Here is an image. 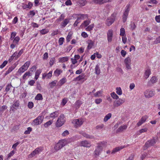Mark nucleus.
Returning a JSON list of instances; mask_svg holds the SVG:
<instances>
[{
    "label": "nucleus",
    "instance_id": "nucleus-1",
    "mask_svg": "<svg viewBox=\"0 0 160 160\" xmlns=\"http://www.w3.org/2000/svg\"><path fill=\"white\" fill-rule=\"evenodd\" d=\"M80 136L78 135L72 137L71 138L67 140L63 139L59 141V142L56 145L54 148L56 151H58L63 147L65 146L69 142L74 141L80 138Z\"/></svg>",
    "mask_w": 160,
    "mask_h": 160
},
{
    "label": "nucleus",
    "instance_id": "nucleus-2",
    "mask_svg": "<svg viewBox=\"0 0 160 160\" xmlns=\"http://www.w3.org/2000/svg\"><path fill=\"white\" fill-rule=\"evenodd\" d=\"M107 146V142L102 141L98 143V145L94 151V154L98 156L102 150L103 148L106 147Z\"/></svg>",
    "mask_w": 160,
    "mask_h": 160
},
{
    "label": "nucleus",
    "instance_id": "nucleus-3",
    "mask_svg": "<svg viewBox=\"0 0 160 160\" xmlns=\"http://www.w3.org/2000/svg\"><path fill=\"white\" fill-rule=\"evenodd\" d=\"M65 121V118L64 115H61L56 122V127H59L62 126L64 124Z\"/></svg>",
    "mask_w": 160,
    "mask_h": 160
},
{
    "label": "nucleus",
    "instance_id": "nucleus-4",
    "mask_svg": "<svg viewBox=\"0 0 160 160\" xmlns=\"http://www.w3.org/2000/svg\"><path fill=\"white\" fill-rule=\"evenodd\" d=\"M43 119L42 116H39L32 121V125L34 126L40 125L42 122Z\"/></svg>",
    "mask_w": 160,
    "mask_h": 160
},
{
    "label": "nucleus",
    "instance_id": "nucleus-5",
    "mask_svg": "<svg viewBox=\"0 0 160 160\" xmlns=\"http://www.w3.org/2000/svg\"><path fill=\"white\" fill-rule=\"evenodd\" d=\"M116 13H114L112 14L110 17H108L107 18L106 22V24L108 26L111 25L114 22L116 19Z\"/></svg>",
    "mask_w": 160,
    "mask_h": 160
},
{
    "label": "nucleus",
    "instance_id": "nucleus-6",
    "mask_svg": "<svg viewBox=\"0 0 160 160\" xmlns=\"http://www.w3.org/2000/svg\"><path fill=\"white\" fill-rule=\"evenodd\" d=\"M125 102L124 98H119L115 100L113 102V106L114 107H118L122 105Z\"/></svg>",
    "mask_w": 160,
    "mask_h": 160
},
{
    "label": "nucleus",
    "instance_id": "nucleus-7",
    "mask_svg": "<svg viewBox=\"0 0 160 160\" xmlns=\"http://www.w3.org/2000/svg\"><path fill=\"white\" fill-rule=\"evenodd\" d=\"M129 11V6L128 5L126 7L125 11L123 12L122 16V21L123 22H125L127 21Z\"/></svg>",
    "mask_w": 160,
    "mask_h": 160
},
{
    "label": "nucleus",
    "instance_id": "nucleus-8",
    "mask_svg": "<svg viewBox=\"0 0 160 160\" xmlns=\"http://www.w3.org/2000/svg\"><path fill=\"white\" fill-rule=\"evenodd\" d=\"M124 62L127 69L131 70V58L129 57H127L124 59Z\"/></svg>",
    "mask_w": 160,
    "mask_h": 160
},
{
    "label": "nucleus",
    "instance_id": "nucleus-9",
    "mask_svg": "<svg viewBox=\"0 0 160 160\" xmlns=\"http://www.w3.org/2000/svg\"><path fill=\"white\" fill-rule=\"evenodd\" d=\"M83 121L81 119H76L73 120L72 123L76 127H80L83 123Z\"/></svg>",
    "mask_w": 160,
    "mask_h": 160
},
{
    "label": "nucleus",
    "instance_id": "nucleus-10",
    "mask_svg": "<svg viewBox=\"0 0 160 160\" xmlns=\"http://www.w3.org/2000/svg\"><path fill=\"white\" fill-rule=\"evenodd\" d=\"M155 92L154 91L147 90L145 91L144 92V95L145 97L149 98L152 97L154 95Z\"/></svg>",
    "mask_w": 160,
    "mask_h": 160
},
{
    "label": "nucleus",
    "instance_id": "nucleus-11",
    "mask_svg": "<svg viewBox=\"0 0 160 160\" xmlns=\"http://www.w3.org/2000/svg\"><path fill=\"white\" fill-rule=\"evenodd\" d=\"M113 34V31L112 29H109L108 31L107 32V37L108 42H112Z\"/></svg>",
    "mask_w": 160,
    "mask_h": 160
},
{
    "label": "nucleus",
    "instance_id": "nucleus-12",
    "mask_svg": "<svg viewBox=\"0 0 160 160\" xmlns=\"http://www.w3.org/2000/svg\"><path fill=\"white\" fill-rule=\"evenodd\" d=\"M41 151V149L39 148H37L31 154L28 155L29 158H31L34 156L36 155L39 154Z\"/></svg>",
    "mask_w": 160,
    "mask_h": 160
},
{
    "label": "nucleus",
    "instance_id": "nucleus-13",
    "mask_svg": "<svg viewBox=\"0 0 160 160\" xmlns=\"http://www.w3.org/2000/svg\"><path fill=\"white\" fill-rule=\"evenodd\" d=\"M156 142V140L155 139L148 140L145 143V146L144 147V149H145L146 147V148L150 146L153 145Z\"/></svg>",
    "mask_w": 160,
    "mask_h": 160
},
{
    "label": "nucleus",
    "instance_id": "nucleus-14",
    "mask_svg": "<svg viewBox=\"0 0 160 160\" xmlns=\"http://www.w3.org/2000/svg\"><path fill=\"white\" fill-rule=\"evenodd\" d=\"M79 145L80 146L89 148L91 146V144L87 140H84L81 141Z\"/></svg>",
    "mask_w": 160,
    "mask_h": 160
},
{
    "label": "nucleus",
    "instance_id": "nucleus-15",
    "mask_svg": "<svg viewBox=\"0 0 160 160\" xmlns=\"http://www.w3.org/2000/svg\"><path fill=\"white\" fill-rule=\"evenodd\" d=\"M58 81L54 80L49 82L48 87V88L52 89L56 86L58 87Z\"/></svg>",
    "mask_w": 160,
    "mask_h": 160
},
{
    "label": "nucleus",
    "instance_id": "nucleus-16",
    "mask_svg": "<svg viewBox=\"0 0 160 160\" xmlns=\"http://www.w3.org/2000/svg\"><path fill=\"white\" fill-rule=\"evenodd\" d=\"M52 71H50L48 73H44L42 74V78L44 79L45 78H46L47 79H50L52 76Z\"/></svg>",
    "mask_w": 160,
    "mask_h": 160
},
{
    "label": "nucleus",
    "instance_id": "nucleus-17",
    "mask_svg": "<svg viewBox=\"0 0 160 160\" xmlns=\"http://www.w3.org/2000/svg\"><path fill=\"white\" fill-rule=\"evenodd\" d=\"M79 133L82 135L84 137L87 138L93 139L94 138V137L93 136L88 134L83 131H80Z\"/></svg>",
    "mask_w": 160,
    "mask_h": 160
},
{
    "label": "nucleus",
    "instance_id": "nucleus-18",
    "mask_svg": "<svg viewBox=\"0 0 160 160\" xmlns=\"http://www.w3.org/2000/svg\"><path fill=\"white\" fill-rule=\"evenodd\" d=\"M33 4L31 2H29L28 4H25L23 3L22 7L24 9L28 8L29 9H31L32 6Z\"/></svg>",
    "mask_w": 160,
    "mask_h": 160
},
{
    "label": "nucleus",
    "instance_id": "nucleus-19",
    "mask_svg": "<svg viewBox=\"0 0 160 160\" xmlns=\"http://www.w3.org/2000/svg\"><path fill=\"white\" fill-rule=\"evenodd\" d=\"M147 119V118L146 116H144L142 117L139 122L137 123V125L138 126H141L146 122Z\"/></svg>",
    "mask_w": 160,
    "mask_h": 160
},
{
    "label": "nucleus",
    "instance_id": "nucleus-20",
    "mask_svg": "<svg viewBox=\"0 0 160 160\" xmlns=\"http://www.w3.org/2000/svg\"><path fill=\"white\" fill-rule=\"evenodd\" d=\"M66 82V78H62L59 81L58 84V87H61Z\"/></svg>",
    "mask_w": 160,
    "mask_h": 160
},
{
    "label": "nucleus",
    "instance_id": "nucleus-21",
    "mask_svg": "<svg viewBox=\"0 0 160 160\" xmlns=\"http://www.w3.org/2000/svg\"><path fill=\"white\" fill-rule=\"evenodd\" d=\"M85 76L84 74H82L79 75L78 77L75 78L73 80L74 81H79L81 80L84 79Z\"/></svg>",
    "mask_w": 160,
    "mask_h": 160
},
{
    "label": "nucleus",
    "instance_id": "nucleus-22",
    "mask_svg": "<svg viewBox=\"0 0 160 160\" xmlns=\"http://www.w3.org/2000/svg\"><path fill=\"white\" fill-rule=\"evenodd\" d=\"M70 19L69 18H65L64 21L61 22V26L62 28H64L69 23Z\"/></svg>",
    "mask_w": 160,
    "mask_h": 160
},
{
    "label": "nucleus",
    "instance_id": "nucleus-23",
    "mask_svg": "<svg viewBox=\"0 0 160 160\" xmlns=\"http://www.w3.org/2000/svg\"><path fill=\"white\" fill-rule=\"evenodd\" d=\"M68 60L69 57H64L59 58L58 61L59 62L63 63L67 62Z\"/></svg>",
    "mask_w": 160,
    "mask_h": 160
},
{
    "label": "nucleus",
    "instance_id": "nucleus-24",
    "mask_svg": "<svg viewBox=\"0 0 160 160\" xmlns=\"http://www.w3.org/2000/svg\"><path fill=\"white\" fill-rule=\"evenodd\" d=\"M91 20L89 19H88L85 20L82 23L81 25H80V27H87L90 23Z\"/></svg>",
    "mask_w": 160,
    "mask_h": 160
},
{
    "label": "nucleus",
    "instance_id": "nucleus-25",
    "mask_svg": "<svg viewBox=\"0 0 160 160\" xmlns=\"http://www.w3.org/2000/svg\"><path fill=\"white\" fill-rule=\"evenodd\" d=\"M77 16V18H79L80 21L82 19L84 20L86 19H87L88 18V16L87 14H78Z\"/></svg>",
    "mask_w": 160,
    "mask_h": 160
},
{
    "label": "nucleus",
    "instance_id": "nucleus-26",
    "mask_svg": "<svg viewBox=\"0 0 160 160\" xmlns=\"http://www.w3.org/2000/svg\"><path fill=\"white\" fill-rule=\"evenodd\" d=\"M127 128V125H124L120 127L117 130V132H120L126 130Z\"/></svg>",
    "mask_w": 160,
    "mask_h": 160
},
{
    "label": "nucleus",
    "instance_id": "nucleus-27",
    "mask_svg": "<svg viewBox=\"0 0 160 160\" xmlns=\"http://www.w3.org/2000/svg\"><path fill=\"white\" fill-rule=\"evenodd\" d=\"M124 148V146H121L120 147H118L114 148L111 152L112 154H114L116 152L119 151L122 149L123 148Z\"/></svg>",
    "mask_w": 160,
    "mask_h": 160
},
{
    "label": "nucleus",
    "instance_id": "nucleus-28",
    "mask_svg": "<svg viewBox=\"0 0 160 160\" xmlns=\"http://www.w3.org/2000/svg\"><path fill=\"white\" fill-rule=\"evenodd\" d=\"M95 73L97 75H99L100 73V64H97L95 68Z\"/></svg>",
    "mask_w": 160,
    "mask_h": 160
},
{
    "label": "nucleus",
    "instance_id": "nucleus-29",
    "mask_svg": "<svg viewBox=\"0 0 160 160\" xmlns=\"http://www.w3.org/2000/svg\"><path fill=\"white\" fill-rule=\"evenodd\" d=\"M151 74V71L149 69H148L145 71L144 77L145 79L148 78Z\"/></svg>",
    "mask_w": 160,
    "mask_h": 160
},
{
    "label": "nucleus",
    "instance_id": "nucleus-30",
    "mask_svg": "<svg viewBox=\"0 0 160 160\" xmlns=\"http://www.w3.org/2000/svg\"><path fill=\"white\" fill-rule=\"evenodd\" d=\"M93 2L95 3L101 4L107 2L108 0H93Z\"/></svg>",
    "mask_w": 160,
    "mask_h": 160
},
{
    "label": "nucleus",
    "instance_id": "nucleus-31",
    "mask_svg": "<svg viewBox=\"0 0 160 160\" xmlns=\"http://www.w3.org/2000/svg\"><path fill=\"white\" fill-rule=\"evenodd\" d=\"M62 71L61 69H56L54 72V75L55 76L58 77L62 72Z\"/></svg>",
    "mask_w": 160,
    "mask_h": 160
},
{
    "label": "nucleus",
    "instance_id": "nucleus-32",
    "mask_svg": "<svg viewBox=\"0 0 160 160\" xmlns=\"http://www.w3.org/2000/svg\"><path fill=\"white\" fill-rule=\"evenodd\" d=\"M88 44L87 48L90 50L92 48L94 45V42L92 40H88Z\"/></svg>",
    "mask_w": 160,
    "mask_h": 160
},
{
    "label": "nucleus",
    "instance_id": "nucleus-33",
    "mask_svg": "<svg viewBox=\"0 0 160 160\" xmlns=\"http://www.w3.org/2000/svg\"><path fill=\"white\" fill-rule=\"evenodd\" d=\"M20 105L19 101L18 100H17L13 102V108L15 109H17L19 107Z\"/></svg>",
    "mask_w": 160,
    "mask_h": 160
},
{
    "label": "nucleus",
    "instance_id": "nucleus-34",
    "mask_svg": "<svg viewBox=\"0 0 160 160\" xmlns=\"http://www.w3.org/2000/svg\"><path fill=\"white\" fill-rule=\"evenodd\" d=\"M15 68V66H12L9 68L8 70L6 72L5 74V75H6L12 71Z\"/></svg>",
    "mask_w": 160,
    "mask_h": 160
},
{
    "label": "nucleus",
    "instance_id": "nucleus-35",
    "mask_svg": "<svg viewBox=\"0 0 160 160\" xmlns=\"http://www.w3.org/2000/svg\"><path fill=\"white\" fill-rule=\"evenodd\" d=\"M102 91L100 90L94 94V96L95 97H98L102 96Z\"/></svg>",
    "mask_w": 160,
    "mask_h": 160
},
{
    "label": "nucleus",
    "instance_id": "nucleus-36",
    "mask_svg": "<svg viewBox=\"0 0 160 160\" xmlns=\"http://www.w3.org/2000/svg\"><path fill=\"white\" fill-rule=\"evenodd\" d=\"M20 40V38L19 37H16L12 41V42L15 45H18L19 42Z\"/></svg>",
    "mask_w": 160,
    "mask_h": 160
},
{
    "label": "nucleus",
    "instance_id": "nucleus-37",
    "mask_svg": "<svg viewBox=\"0 0 160 160\" xmlns=\"http://www.w3.org/2000/svg\"><path fill=\"white\" fill-rule=\"evenodd\" d=\"M82 104V101L79 100H78L77 101L75 104V108H76V109H78V108H79L80 105Z\"/></svg>",
    "mask_w": 160,
    "mask_h": 160
},
{
    "label": "nucleus",
    "instance_id": "nucleus-38",
    "mask_svg": "<svg viewBox=\"0 0 160 160\" xmlns=\"http://www.w3.org/2000/svg\"><path fill=\"white\" fill-rule=\"evenodd\" d=\"M73 33L72 32H68V34L66 38V40L67 42H69L72 38V36Z\"/></svg>",
    "mask_w": 160,
    "mask_h": 160
},
{
    "label": "nucleus",
    "instance_id": "nucleus-39",
    "mask_svg": "<svg viewBox=\"0 0 160 160\" xmlns=\"http://www.w3.org/2000/svg\"><path fill=\"white\" fill-rule=\"evenodd\" d=\"M110 95L113 99L117 100L119 98V96L114 92L111 93Z\"/></svg>",
    "mask_w": 160,
    "mask_h": 160
},
{
    "label": "nucleus",
    "instance_id": "nucleus-40",
    "mask_svg": "<svg viewBox=\"0 0 160 160\" xmlns=\"http://www.w3.org/2000/svg\"><path fill=\"white\" fill-rule=\"evenodd\" d=\"M94 24H91L88 26L86 28L85 30L88 31H90L92 30L94 28Z\"/></svg>",
    "mask_w": 160,
    "mask_h": 160
},
{
    "label": "nucleus",
    "instance_id": "nucleus-41",
    "mask_svg": "<svg viewBox=\"0 0 160 160\" xmlns=\"http://www.w3.org/2000/svg\"><path fill=\"white\" fill-rule=\"evenodd\" d=\"M116 92L119 95H121L122 94V91L120 87H117L116 88Z\"/></svg>",
    "mask_w": 160,
    "mask_h": 160
},
{
    "label": "nucleus",
    "instance_id": "nucleus-42",
    "mask_svg": "<svg viewBox=\"0 0 160 160\" xmlns=\"http://www.w3.org/2000/svg\"><path fill=\"white\" fill-rule=\"evenodd\" d=\"M112 116V114L111 113H108L106 115L104 118V121L105 122H107L108 119H109Z\"/></svg>",
    "mask_w": 160,
    "mask_h": 160
},
{
    "label": "nucleus",
    "instance_id": "nucleus-43",
    "mask_svg": "<svg viewBox=\"0 0 160 160\" xmlns=\"http://www.w3.org/2000/svg\"><path fill=\"white\" fill-rule=\"evenodd\" d=\"M30 76V72L28 71L27 72L24 74L23 76L22 79L23 80H25L27 78V77H29Z\"/></svg>",
    "mask_w": 160,
    "mask_h": 160
},
{
    "label": "nucleus",
    "instance_id": "nucleus-44",
    "mask_svg": "<svg viewBox=\"0 0 160 160\" xmlns=\"http://www.w3.org/2000/svg\"><path fill=\"white\" fill-rule=\"evenodd\" d=\"M43 99L42 94L40 93H38L37 94L35 98V99L38 100H42Z\"/></svg>",
    "mask_w": 160,
    "mask_h": 160
},
{
    "label": "nucleus",
    "instance_id": "nucleus-45",
    "mask_svg": "<svg viewBox=\"0 0 160 160\" xmlns=\"http://www.w3.org/2000/svg\"><path fill=\"white\" fill-rule=\"evenodd\" d=\"M15 153L13 150L11 151L8 155L7 157L5 159V160H8L9 158L12 156Z\"/></svg>",
    "mask_w": 160,
    "mask_h": 160
},
{
    "label": "nucleus",
    "instance_id": "nucleus-46",
    "mask_svg": "<svg viewBox=\"0 0 160 160\" xmlns=\"http://www.w3.org/2000/svg\"><path fill=\"white\" fill-rule=\"evenodd\" d=\"M41 73V71L40 70H37L36 72H35V79L36 80L38 79Z\"/></svg>",
    "mask_w": 160,
    "mask_h": 160
},
{
    "label": "nucleus",
    "instance_id": "nucleus-47",
    "mask_svg": "<svg viewBox=\"0 0 160 160\" xmlns=\"http://www.w3.org/2000/svg\"><path fill=\"white\" fill-rule=\"evenodd\" d=\"M49 32V30L47 29H43L40 31V33L42 35H44L47 33Z\"/></svg>",
    "mask_w": 160,
    "mask_h": 160
},
{
    "label": "nucleus",
    "instance_id": "nucleus-48",
    "mask_svg": "<svg viewBox=\"0 0 160 160\" xmlns=\"http://www.w3.org/2000/svg\"><path fill=\"white\" fill-rule=\"evenodd\" d=\"M58 112H54L50 114V117L52 118H55L58 117Z\"/></svg>",
    "mask_w": 160,
    "mask_h": 160
},
{
    "label": "nucleus",
    "instance_id": "nucleus-49",
    "mask_svg": "<svg viewBox=\"0 0 160 160\" xmlns=\"http://www.w3.org/2000/svg\"><path fill=\"white\" fill-rule=\"evenodd\" d=\"M148 129L147 128L142 129L139 130L138 132V134L139 135H140L141 133L146 132L147 131Z\"/></svg>",
    "mask_w": 160,
    "mask_h": 160
},
{
    "label": "nucleus",
    "instance_id": "nucleus-50",
    "mask_svg": "<svg viewBox=\"0 0 160 160\" xmlns=\"http://www.w3.org/2000/svg\"><path fill=\"white\" fill-rule=\"evenodd\" d=\"M52 123V120H50L47 122L45 123L44 125V126L45 128H47L49 126H50Z\"/></svg>",
    "mask_w": 160,
    "mask_h": 160
},
{
    "label": "nucleus",
    "instance_id": "nucleus-51",
    "mask_svg": "<svg viewBox=\"0 0 160 160\" xmlns=\"http://www.w3.org/2000/svg\"><path fill=\"white\" fill-rule=\"evenodd\" d=\"M125 34V30L123 28H122L120 30V35L121 36H124Z\"/></svg>",
    "mask_w": 160,
    "mask_h": 160
},
{
    "label": "nucleus",
    "instance_id": "nucleus-52",
    "mask_svg": "<svg viewBox=\"0 0 160 160\" xmlns=\"http://www.w3.org/2000/svg\"><path fill=\"white\" fill-rule=\"evenodd\" d=\"M65 17V15L64 14H61L60 16L59 17V18L57 19V20L58 21H61L63 20L64 18Z\"/></svg>",
    "mask_w": 160,
    "mask_h": 160
},
{
    "label": "nucleus",
    "instance_id": "nucleus-53",
    "mask_svg": "<svg viewBox=\"0 0 160 160\" xmlns=\"http://www.w3.org/2000/svg\"><path fill=\"white\" fill-rule=\"evenodd\" d=\"M8 107L6 105H3L1 108H0V112L2 113Z\"/></svg>",
    "mask_w": 160,
    "mask_h": 160
},
{
    "label": "nucleus",
    "instance_id": "nucleus-54",
    "mask_svg": "<svg viewBox=\"0 0 160 160\" xmlns=\"http://www.w3.org/2000/svg\"><path fill=\"white\" fill-rule=\"evenodd\" d=\"M68 101V99L66 98H63L61 102V104L63 106H64L67 103Z\"/></svg>",
    "mask_w": 160,
    "mask_h": 160
},
{
    "label": "nucleus",
    "instance_id": "nucleus-55",
    "mask_svg": "<svg viewBox=\"0 0 160 160\" xmlns=\"http://www.w3.org/2000/svg\"><path fill=\"white\" fill-rule=\"evenodd\" d=\"M12 87V86L11 85V84H8V85H7L6 87V89H5V91L7 92H8L10 89Z\"/></svg>",
    "mask_w": 160,
    "mask_h": 160
},
{
    "label": "nucleus",
    "instance_id": "nucleus-56",
    "mask_svg": "<svg viewBox=\"0 0 160 160\" xmlns=\"http://www.w3.org/2000/svg\"><path fill=\"white\" fill-rule=\"evenodd\" d=\"M32 131V128H31L29 127H28V128H27V130H26L24 132V133L25 134H29L30 133V132H31V131Z\"/></svg>",
    "mask_w": 160,
    "mask_h": 160
},
{
    "label": "nucleus",
    "instance_id": "nucleus-57",
    "mask_svg": "<svg viewBox=\"0 0 160 160\" xmlns=\"http://www.w3.org/2000/svg\"><path fill=\"white\" fill-rule=\"evenodd\" d=\"M64 41V38L62 37L59 38L58 40V43L60 45H62Z\"/></svg>",
    "mask_w": 160,
    "mask_h": 160
},
{
    "label": "nucleus",
    "instance_id": "nucleus-58",
    "mask_svg": "<svg viewBox=\"0 0 160 160\" xmlns=\"http://www.w3.org/2000/svg\"><path fill=\"white\" fill-rule=\"evenodd\" d=\"M157 78L155 77H152L150 80V81L152 83H156L157 82Z\"/></svg>",
    "mask_w": 160,
    "mask_h": 160
},
{
    "label": "nucleus",
    "instance_id": "nucleus-59",
    "mask_svg": "<svg viewBox=\"0 0 160 160\" xmlns=\"http://www.w3.org/2000/svg\"><path fill=\"white\" fill-rule=\"evenodd\" d=\"M26 70H24L23 68L22 67H21L18 69V72L19 74H21L22 73L24 72Z\"/></svg>",
    "mask_w": 160,
    "mask_h": 160
},
{
    "label": "nucleus",
    "instance_id": "nucleus-60",
    "mask_svg": "<svg viewBox=\"0 0 160 160\" xmlns=\"http://www.w3.org/2000/svg\"><path fill=\"white\" fill-rule=\"evenodd\" d=\"M8 62L7 61L5 60L4 61L2 64L0 66V68L1 69L3 68L8 63Z\"/></svg>",
    "mask_w": 160,
    "mask_h": 160
},
{
    "label": "nucleus",
    "instance_id": "nucleus-61",
    "mask_svg": "<svg viewBox=\"0 0 160 160\" xmlns=\"http://www.w3.org/2000/svg\"><path fill=\"white\" fill-rule=\"evenodd\" d=\"M81 22V21L79 20V18H78L77 17V19L76 20V21L74 22V24H73V26L74 27H76L77 26L78 23H79L80 22Z\"/></svg>",
    "mask_w": 160,
    "mask_h": 160
},
{
    "label": "nucleus",
    "instance_id": "nucleus-62",
    "mask_svg": "<svg viewBox=\"0 0 160 160\" xmlns=\"http://www.w3.org/2000/svg\"><path fill=\"white\" fill-rule=\"evenodd\" d=\"M130 26L131 29L132 30H134L136 28V25L134 22H131Z\"/></svg>",
    "mask_w": 160,
    "mask_h": 160
},
{
    "label": "nucleus",
    "instance_id": "nucleus-63",
    "mask_svg": "<svg viewBox=\"0 0 160 160\" xmlns=\"http://www.w3.org/2000/svg\"><path fill=\"white\" fill-rule=\"evenodd\" d=\"M79 2L81 5L84 6L86 4V1L85 0H79Z\"/></svg>",
    "mask_w": 160,
    "mask_h": 160
},
{
    "label": "nucleus",
    "instance_id": "nucleus-64",
    "mask_svg": "<svg viewBox=\"0 0 160 160\" xmlns=\"http://www.w3.org/2000/svg\"><path fill=\"white\" fill-rule=\"evenodd\" d=\"M160 43V36L157 38L154 41V43L155 44Z\"/></svg>",
    "mask_w": 160,
    "mask_h": 160
}]
</instances>
